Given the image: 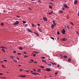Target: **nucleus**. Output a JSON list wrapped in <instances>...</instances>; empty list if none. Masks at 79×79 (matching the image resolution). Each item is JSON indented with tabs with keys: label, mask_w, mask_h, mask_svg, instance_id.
<instances>
[{
	"label": "nucleus",
	"mask_w": 79,
	"mask_h": 79,
	"mask_svg": "<svg viewBox=\"0 0 79 79\" xmlns=\"http://www.w3.org/2000/svg\"><path fill=\"white\" fill-rule=\"evenodd\" d=\"M61 32L63 34H65L66 31H65L64 29H63V30H61Z\"/></svg>",
	"instance_id": "f257e3e1"
},
{
	"label": "nucleus",
	"mask_w": 79,
	"mask_h": 79,
	"mask_svg": "<svg viewBox=\"0 0 79 79\" xmlns=\"http://www.w3.org/2000/svg\"><path fill=\"white\" fill-rule=\"evenodd\" d=\"M19 24V22L18 21H16V22L14 23V26H16V25H18Z\"/></svg>",
	"instance_id": "f03ea898"
},
{
	"label": "nucleus",
	"mask_w": 79,
	"mask_h": 79,
	"mask_svg": "<svg viewBox=\"0 0 79 79\" xmlns=\"http://www.w3.org/2000/svg\"><path fill=\"white\" fill-rule=\"evenodd\" d=\"M43 19L44 21H47V19L45 17H43Z\"/></svg>",
	"instance_id": "7ed1b4c3"
},
{
	"label": "nucleus",
	"mask_w": 79,
	"mask_h": 79,
	"mask_svg": "<svg viewBox=\"0 0 79 79\" xmlns=\"http://www.w3.org/2000/svg\"><path fill=\"white\" fill-rule=\"evenodd\" d=\"M64 6L66 8H69V7H68V6H67V5L66 4L64 5Z\"/></svg>",
	"instance_id": "20e7f679"
},
{
	"label": "nucleus",
	"mask_w": 79,
	"mask_h": 79,
	"mask_svg": "<svg viewBox=\"0 0 79 79\" xmlns=\"http://www.w3.org/2000/svg\"><path fill=\"white\" fill-rule=\"evenodd\" d=\"M50 69H49V68H47L46 69V71H50Z\"/></svg>",
	"instance_id": "39448f33"
},
{
	"label": "nucleus",
	"mask_w": 79,
	"mask_h": 79,
	"mask_svg": "<svg viewBox=\"0 0 79 79\" xmlns=\"http://www.w3.org/2000/svg\"><path fill=\"white\" fill-rule=\"evenodd\" d=\"M20 77H26V75H20L19 76Z\"/></svg>",
	"instance_id": "423d86ee"
},
{
	"label": "nucleus",
	"mask_w": 79,
	"mask_h": 79,
	"mask_svg": "<svg viewBox=\"0 0 79 79\" xmlns=\"http://www.w3.org/2000/svg\"><path fill=\"white\" fill-rule=\"evenodd\" d=\"M63 41H66L67 40V39L66 38H63L62 39Z\"/></svg>",
	"instance_id": "0eeeda50"
},
{
	"label": "nucleus",
	"mask_w": 79,
	"mask_h": 79,
	"mask_svg": "<svg viewBox=\"0 0 79 79\" xmlns=\"http://www.w3.org/2000/svg\"><path fill=\"white\" fill-rule=\"evenodd\" d=\"M54 25V26H56V23H55V21H52Z\"/></svg>",
	"instance_id": "6e6552de"
},
{
	"label": "nucleus",
	"mask_w": 79,
	"mask_h": 79,
	"mask_svg": "<svg viewBox=\"0 0 79 79\" xmlns=\"http://www.w3.org/2000/svg\"><path fill=\"white\" fill-rule=\"evenodd\" d=\"M77 2H78L77 0L75 1H74V4H75V5H76V4L77 3Z\"/></svg>",
	"instance_id": "1a4fd4ad"
},
{
	"label": "nucleus",
	"mask_w": 79,
	"mask_h": 79,
	"mask_svg": "<svg viewBox=\"0 0 79 79\" xmlns=\"http://www.w3.org/2000/svg\"><path fill=\"white\" fill-rule=\"evenodd\" d=\"M27 30L30 32H32V31H31L30 29L27 28Z\"/></svg>",
	"instance_id": "9d476101"
},
{
	"label": "nucleus",
	"mask_w": 79,
	"mask_h": 79,
	"mask_svg": "<svg viewBox=\"0 0 79 79\" xmlns=\"http://www.w3.org/2000/svg\"><path fill=\"white\" fill-rule=\"evenodd\" d=\"M34 33L36 35H37V36H39V35L38 33H37L35 32Z\"/></svg>",
	"instance_id": "9b49d317"
},
{
	"label": "nucleus",
	"mask_w": 79,
	"mask_h": 79,
	"mask_svg": "<svg viewBox=\"0 0 79 79\" xmlns=\"http://www.w3.org/2000/svg\"><path fill=\"white\" fill-rule=\"evenodd\" d=\"M51 28L52 29H53V27H54V25H53V24H52L51 25Z\"/></svg>",
	"instance_id": "f8f14e48"
},
{
	"label": "nucleus",
	"mask_w": 79,
	"mask_h": 79,
	"mask_svg": "<svg viewBox=\"0 0 79 79\" xmlns=\"http://www.w3.org/2000/svg\"><path fill=\"white\" fill-rule=\"evenodd\" d=\"M38 29L39 32H42V30H41V29H40V28H39Z\"/></svg>",
	"instance_id": "ddd939ff"
},
{
	"label": "nucleus",
	"mask_w": 79,
	"mask_h": 79,
	"mask_svg": "<svg viewBox=\"0 0 79 79\" xmlns=\"http://www.w3.org/2000/svg\"><path fill=\"white\" fill-rule=\"evenodd\" d=\"M19 48L20 49V50H23V48L21 47H19Z\"/></svg>",
	"instance_id": "4468645a"
},
{
	"label": "nucleus",
	"mask_w": 79,
	"mask_h": 79,
	"mask_svg": "<svg viewBox=\"0 0 79 79\" xmlns=\"http://www.w3.org/2000/svg\"><path fill=\"white\" fill-rule=\"evenodd\" d=\"M63 11L62 10H60L59 12V13H63Z\"/></svg>",
	"instance_id": "2eb2a0df"
},
{
	"label": "nucleus",
	"mask_w": 79,
	"mask_h": 79,
	"mask_svg": "<svg viewBox=\"0 0 79 79\" xmlns=\"http://www.w3.org/2000/svg\"><path fill=\"white\" fill-rule=\"evenodd\" d=\"M10 58H11L12 60H13V58H14V57L13 56H10Z\"/></svg>",
	"instance_id": "dca6fc26"
},
{
	"label": "nucleus",
	"mask_w": 79,
	"mask_h": 79,
	"mask_svg": "<svg viewBox=\"0 0 79 79\" xmlns=\"http://www.w3.org/2000/svg\"><path fill=\"white\" fill-rule=\"evenodd\" d=\"M49 8H51V9H52V6L49 5Z\"/></svg>",
	"instance_id": "f3484780"
},
{
	"label": "nucleus",
	"mask_w": 79,
	"mask_h": 79,
	"mask_svg": "<svg viewBox=\"0 0 79 79\" xmlns=\"http://www.w3.org/2000/svg\"><path fill=\"white\" fill-rule=\"evenodd\" d=\"M68 61H69L70 62L71 61V59H68Z\"/></svg>",
	"instance_id": "a211bd4d"
},
{
	"label": "nucleus",
	"mask_w": 79,
	"mask_h": 79,
	"mask_svg": "<svg viewBox=\"0 0 79 79\" xmlns=\"http://www.w3.org/2000/svg\"><path fill=\"white\" fill-rule=\"evenodd\" d=\"M46 64H47V65H48V66H51L52 65L51 64H48V63H46Z\"/></svg>",
	"instance_id": "6ab92c4d"
},
{
	"label": "nucleus",
	"mask_w": 79,
	"mask_h": 79,
	"mask_svg": "<svg viewBox=\"0 0 79 79\" xmlns=\"http://www.w3.org/2000/svg\"><path fill=\"white\" fill-rule=\"evenodd\" d=\"M36 76H37V75H40V74H39V73H36Z\"/></svg>",
	"instance_id": "aec40b11"
},
{
	"label": "nucleus",
	"mask_w": 79,
	"mask_h": 79,
	"mask_svg": "<svg viewBox=\"0 0 79 79\" xmlns=\"http://www.w3.org/2000/svg\"><path fill=\"white\" fill-rule=\"evenodd\" d=\"M64 58H67V56H66V55H64Z\"/></svg>",
	"instance_id": "412c9836"
},
{
	"label": "nucleus",
	"mask_w": 79,
	"mask_h": 79,
	"mask_svg": "<svg viewBox=\"0 0 79 79\" xmlns=\"http://www.w3.org/2000/svg\"><path fill=\"white\" fill-rule=\"evenodd\" d=\"M42 61H43V62L44 63V62H45V63H46V62H45V60H44L43 59L42 60Z\"/></svg>",
	"instance_id": "4be33fe9"
},
{
	"label": "nucleus",
	"mask_w": 79,
	"mask_h": 79,
	"mask_svg": "<svg viewBox=\"0 0 79 79\" xmlns=\"http://www.w3.org/2000/svg\"><path fill=\"white\" fill-rule=\"evenodd\" d=\"M2 67H3V68H5V66H4V65H2Z\"/></svg>",
	"instance_id": "5701e85b"
},
{
	"label": "nucleus",
	"mask_w": 79,
	"mask_h": 79,
	"mask_svg": "<svg viewBox=\"0 0 79 79\" xmlns=\"http://www.w3.org/2000/svg\"><path fill=\"white\" fill-rule=\"evenodd\" d=\"M40 67L41 68H44V66H40Z\"/></svg>",
	"instance_id": "b1692460"
},
{
	"label": "nucleus",
	"mask_w": 79,
	"mask_h": 79,
	"mask_svg": "<svg viewBox=\"0 0 79 79\" xmlns=\"http://www.w3.org/2000/svg\"><path fill=\"white\" fill-rule=\"evenodd\" d=\"M24 58H27L28 57V56H24Z\"/></svg>",
	"instance_id": "393cba45"
},
{
	"label": "nucleus",
	"mask_w": 79,
	"mask_h": 79,
	"mask_svg": "<svg viewBox=\"0 0 79 79\" xmlns=\"http://www.w3.org/2000/svg\"><path fill=\"white\" fill-rule=\"evenodd\" d=\"M51 39H52V40H54V38L53 37H50Z\"/></svg>",
	"instance_id": "a878e982"
},
{
	"label": "nucleus",
	"mask_w": 79,
	"mask_h": 79,
	"mask_svg": "<svg viewBox=\"0 0 79 79\" xmlns=\"http://www.w3.org/2000/svg\"><path fill=\"white\" fill-rule=\"evenodd\" d=\"M67 27L68 29H69V28H70V27H69V26L68 25V26H67Z\"/></svg>",
	"instance_id": "bb28decb"
},
{
	"label": "nucleus",
	"mask_w": 79,
	"mask_h": 79,
	"mask_svg": "<svg viewBox=\"0 0 79 79\" xmlns=\"http://www.w3.org/2000/svg\"><path fill=\"white\" fill-rule=\"evenodd\" d=\"M1 48H5L4 47H1Z\"/></svg>",
	"instance_id": "cd10ccee"
},
{
	"label": "nucleus",
	"mask_w": 79,
	"mask_h": 79,
	"mask_svg": "<svg viewBox=\"0 0 79 79\" xmlns=\"http://www.w3.org/2000/svg\"><path fill=\"white\" fill-rule=\"evenodd\" d=\"M17 54H18V55H21V53H18Z\"/></svg>",
	"instance_id": "c85d7f7f"
},
{
	"label": "nucleus",
	"mask_w": 79,
	"mask_h": 79,
	"mask_svg": "<svg viewBox=\"0 0 79 79\" xmlns=\"http://www.w3.org/2000/svg\"><path fill=\"white\" fill-rule=\"evenodd\" d=\"M3 61H5V62H7V61H8L6 60H3Z\"/></svg>",
	"instance_id": "c756f323"
},
{
	"label": "nucleus",
	"mask_w": 79,
	"mask_h": 79,
	"mask_svg": "<svg viewBox=\"0 0 79 79\" xmlns=\"http://www.w3.org/2000/svg\"><path fill=\"white\" fill-rule=\"evenodd\" d=\"M41 58L42 59H45V57H42Z\"/></svg>",
	"instance_id": "7c9ffc66"
},
{
	"label": "nucleus",
	"mask_w": 79,
	"mask_h": 79,
	"mask_svg": "<svg viewBox=\"0 0 79 79\" xmlns=\"http://www.w3.org/2000/svg\"><path fill=\"white\" fill-rule=\"evenodd\" d=\"M32 27H34L35 26L34 25V24H32Z\"/></svg>",
	"instance_id": "2f4dec72"
},
{
	"label": "nucleus",
	"mask_w": 79,
	"mask_h": 79,
	"mask_svg": "<svg viewBox=\"0 0 79 79\" xmlns=\"http://www.w3.org/2000/svg\"><path fill=\"white\" fill-rule=\"evenodd\" d=\"M1 24L2 26H4V24H3V23H1Z\"/></svg>",
	"instance_id": "473e14b6"
},
{
	"label": "nucleus",
	"mask_w": 79,
	"mask_h": 79,
	"mask_svg": "<svg viewBox=\"0 0 79 79\" xmlns=\"http://www.w3.org/2000/svg\"><path fill=\"white\" fill-rule=\"evenodd\" d=\"M37 70H38V71H41L40 69H37Z\"/></svg>",
	"instance_id": "72a5a7b5"
},
{
	"label": "nucleus",
	"mask_w": 79,
	"mask_h": 79,
	"mask_svg": "<svg viewBox=\"0 0 79 79\" xmlns=\"http://www.w3.org/2000/svg\"><path fill=\"white\" fill-rule=\"evenodd\" d=\"M38 2L39 3H41V1L40 0H39L38 1Z\"/></svg>",
	"instance_id": "f704fd0d"
},
{
	"label": "nucleus",
	"mask_w": 79,
	"mask_h": 79,
	"mask_svg": "<svg viewBox=\"0 0 79 79\" xmlns=\"http://www.w3.org/2000/svg\"><path fill=\"white\" fill-rule=\"evenodd\" d=\"M57 34H58V35H60V32L59 31H58L57 32Z\"/></svg>",
	"instance_id": "c9c22d12"
},
{
	"label": "nucleus",
	"mask_w": 79,
	"mask_h": 79,
	"mask_svg": "<svg viewBox=\"0 0 79 79\" xmlns=\"http://www.w3.org/2000/svg\"><path fill=\"white\" fill-rule=\"evenodd\" d=\"M52 64L54 65V64H55L56 65V64L55 63H51Z\"/></svg>",
	"instance_id": "e433bc0d"
},
{
	"label": "nucleus",
	"mask_w": 79,
	"mask_h": 79,
	"mask_svg": "<svg viewBox=\"0 0 79 79\" xmlns=\"http://www.w3.org/2000/svg\"><path fill=\"white\" fill-rule=\"evenodd\" d=\"M14 61L15 62V63H16L17 62V60H14Z\"/></svg>",
	"instance_id": "4c0bfd02"
},
{
	"label": "nucleus",
	"mask_w": 79,
	"mask_h": 79,
	"mask_svg": "<svg viewBox=\"0 0 79 79\" xmlns=\"http://www.w3.org/2000/svg\"><path fill=\"white\" fill-rule=\"evenodd\" d=\"M48 14L49 15H52V13H51V12H49L48 13Z\"/></svg>",
	"instance_id": "58836bf2"
},
{
	"label": "nucleus",
	"mask_w": 79,
	"mask_h": 79,
	"mask_svg": "<svg viewBox=\"0 0 79 79\" xmlns=\"http://www.w3.org/2000/svg\"><path fill=\"white\" fill-rule=\"evenodd\" d=\"M70 23L71 24H72V25H74V24H73V23L71 22Z\"/></svg>",
	"instance_id": "ea45409f"
},
{
	"label": "nucleus",
	"mask_w": 79,
	"mask_h": 79,
	"mask_svg": "<svg viewBox=\"0 0 79 79\" xmlns=\"http://www.w3.org/2000/svg\"><path fill=\"white\" fill-rule=\"evenodd\" d=\"M23 23H26V22L24 21H23Z\"/></svg>",
	"instance_id": "a19ab883"
},
{
	"label": "nucleus",
	"mask_w": 79,
	"mask_h": 79,
	"mask_svg": "<svg viewBox=\"0 0 79 79\" xmlns=\"http://www.w3.org/2000/svg\"><path fill=\"white\" fill-rule=\"evenodd\" d=\"M58 72H57L55 73V74H56V75H57V74H58Z\"/></svg>",
	"instance_id": "79ce46f5"
},
{
	"label": "nucleus",
	"mask_w": 79,
	"mask_h": 79,
	"mask_svg": "<svg viewBox=\"0 0 79 79\" xmlns=\"http://www.w3.org/2000/svg\"><path fill=\"white\" fill-rule=\"evenodd\" d=\"M35 52L36 53H39V52Z\"/></svg>",
	"instance_id": "37998d69"
},
{
	"label": "nucleus",
	"mask_w": 79,
	"mask_h": 79,
	"mask_svg": "<svg viewBox=\"0 0 79 79\" xmlns=\"http://www.w3.org/2000/svg\"><path fill=\"white\" fill-rule=\"evenodd\" d=\"M24 54H27V53L26 52H24Z\"/></svg>",
	"instance_id": "c03bdc74"
},
{
	"label": "nucleus",
	"mask_w": 79,
	"mask_h": 79,
	"mask_svg": "<svg viewBox=\"0 0 79 79\" xmlns=\"http://www.w3.org/2000/svg\"><path fill=\"white\" fill-rule=\"evenodd\" d=\"M19 71H23V70H22V69H19Z\"/></svg>",
	"instance_id": "a18cd8bd"
},
{
	"label": "nucleus",
	"mask_w": 79,
	"mask_h": 79,
	"mask_svg": "<svg viewBox=\"0 0 79 79\" xmlns=\"http://www.w3.org/2000/svg\"><path fill=\"white\" fill-rule=\"evenodd\" d=\"M35 55H36V54H34L33 55V56L35 57Z\"/></svg>",
	"instance_id": "49530a36"
},
{
	"label": "nucleus",
	"mask_w": 79,
	"mask_h": 79,
	"mask_svg": "<svg viewBox=\"0 0 79 79\" xmlns=\"http://www.w3.org/2000/svg\"><path fill=\"white\" fill-rule=\"evenodd\" d=\"M13 53H16V52L15 51H14L13 52Z\"/></svg>",
	"instance_id": "de8ad7c7"
},
{
	"label": "nucleus",
	"mask_w": 79,
	"mask_h": 79,
	"mask_svg": "<svg viewBox=\"0 0 79 79\" xmlns=\"http://www.w3.org/2000/svg\"><path fill=\"white\" fill-rule=\"evenodd\" d=\"M17 18H19V17H20L19 16H18V15H17Z\"/></svg>",
	"instance_id": "09e8293b"
},
{
	"label": "nucleus",
	"mask_w": 79,
	"mask_h": 79,
	"mask_svg": "<svg viewBox=\"0 0 79 79\" xmlns=\"http://www.w3.org/2000/svg\"><path fill=\"white\" fill-rule=\"evenodd\" d=\"M64 28L65 29H66V26H64Z\"/></svg>",
	"instance_id": "8fccbe9b"
},
{
	"label": "nucleus",
	"mask_w": 79,
	"mask_h": 79,
	"mask_svg": "<svg viewBox=\"0 0 79 79\" xmlns=\"http://www.w3.org/2000/svg\"><path fill=\"white\" fill-rule=\"evenodd\" d=\"M28 24H27L25 25V26H26V27H27Z\"/></svg>",
	"instance_id": "3c124183"
},
{
	"label": "nucleus",
	"mask_w": 79,
	"mask_h": 79,
	"mask_svg": "<svg viewBox=\"0 0 79 79\" xmlns=\"http://www.w3.org/2000/svg\"><path fill=\"white\" fill-rule=\"evenodd\" d=\"M53 13V11H52L51 12V14H52V13Z\"/></svg>",
	"instance_id": "603ef678"
},
{
	"label": "nucleus",
	"mask_w": 79,
	"mask_h": 79,
	"mask_svg": "<svg viewBox=\"0 0 79 79\" xmlns=\"http://www.w3.org/2000/svg\"><path fill=\"white\" fill-rule=\"evenodd\" d=\"M31 61H32V62H34V60H31Z\"/></svg>",
	"instance_id": "864d4df0"
},
{
	"label": "nucleus",
	"mask_w": 79,
	"mask_h": 79,
	"mask_svg": "<svg viewBox=\"0 0 79 79\" xmlns=\"http://www.w3.org/2000/svg\"><path fill=\"white\" fill-rule=\"evenodd\" d=\"M35 63H37V62L36 61H35L34 62Z\"/></svg>",
	"instance_id": "5fc2aeb1"
},
{
	"label": "nucleus",
	"mask_w": 79,
	"mask_h": 79,
	"mask_svg": "<svg viewBox=\"0 0 79 79\" xmlns=\"http://www.w3.org/2000/svg\"><path fill=\"white\" fill-rule=\"evenodd\" d=\"M0 75H3V73H0Z\"/></svg>",
	"instance_id": "6e6d98bb"
},
{
	"label": "nucleus",
	"mask_w": 79,
	"mask_h": 79,
	"mask_svg": "<svg viewBox=\"0 0 79 79\" xmlns=\"http://www.w3.org/2000/svg\"><path fill=\"white\" fill-rule=\"evenodd\" d=\"M62 10H64V8L63 7L62 9Z\"/></svg>",
	"instance_id": "4d7b16f0"
},
{
	"label": "nucleus",
	"mask_w": 79,
	"mask_h": 79,
	"mask_svg": "<svg viewBox=\"0 0 79 79\" xmlns=\"http://www.w3.org/2000/svg\"><path fill=\"white\" fill-rule=\"evenodd\" d=\"M34 75H35V76H36V73H35L34 74Z\"/></svg>",
	"instance_id": "13d9d810"
},
{
	"label": "nucleus",
	"mask_w": 79,
	"mask_h": 79,
	"mask_svg": "<svg viewBox=\"0 0 79 79\" xmlns=\"http://www.w3.org/2000/svg\"><path fill=\"white\" fill-rule=\"evenodd\" d=\"M32 74H33L34 75V74H35V73H32Z\"/></svg>",
	"instance_id": "bf43d9fd"
},
{
	"label": "nucleus",
	"mask_w": 79,
	"mask_h": 79,
	"mask_svg": "<svg viewBox=\"0 0 79 79\" xmlns=\"http://www.w3.org/2000/svg\"><path fill=\"white\" fill-rule=\"evenodd\" d=\"M78 16H79V10L78 12Z\"/></svg>",
	"instance_id": "052dcab7"
},
{
	"label": "nucleus",
	"mask_w": 79,
	"mask_h": 79,
	"mask_svg": "<svg viewBox=\"0 0 79 79\" xmlns=\"http://www.w3.org/2000/svg\"><path fill=\"white\" fill-rule=\"evenodd\" d=\"M37 25H38V26H40V24L39 23H38V24H37Z\"/></svg>",
	"instance_id": "680f3d73"
},
{
	"label": "nucleus",
	"mask_w": 79,
	"mask_h": 79,
	"mask_svg": "<svg viewBox=\"0 0 79 79\" xmlns=\"http://www.w3.org/2000/svg\"><path fill=\"white\" fill-rule=\"evenodd\" d=\"M17 60H19V58H17Z\"/></svg>",
	"instance_id": "e2e57ef3"
},
{
	"label": "nucleus",
	"mask_w": 79,
	"mask_h": 79,
	"mask_svg": "<svg viewBox=\"0 0 79 79\" xmlns=\"http://www.w3.org/2000/svg\"><path fill=\"white\" fill-rule=\"evenodd\" d=\"M50 3L51 4H52V5H53V3L50 2Z\"/></svg>",
	"instance_id": "0e129e2a"
},
{
	"label": "nucleus",
	"mask_w": 79,
	"mask_h": 79,
	"mask_svg": "<svg viewBox=\"0 0 79 79\" xmlns=\"http://www.w3.org/2000/svg\"><path fill=\"white\" fill-rule=\"evenodd\" d=\"M57 67H60V65H57Z\"/></svg>",
	"instance_id": "69168bd1"
},
{
	"label": "nucleus",
	"mask_w": 79,
	"mask_h": 79,
	"mask_svg": "<svg viewBox=\"0 0 79 79\" xmlns=\"http://www.w3.org/2000/svg\"><path fill=\"white\" fill-rule=\"evenodd\" d=\"M2 51H3L4 50V49L3 48H2Z\"/></svg>",
	"instance_id": "338daca9"
},
{
	"label": "nucleus",
	"mask_w": 79,
	"mask_h": 79,
	"mask_svg": "<svg viewBox=\"0 0 79 79\" xmlns=\"http://www.w3.org/2000/svg\"><path fill=\"white\" fill-rule=\"evenodd\" d=\"M1 63H3V61H2L1 62Z\"/></svg>",
	"instance_id": "774afa93"
}]
</instances>
